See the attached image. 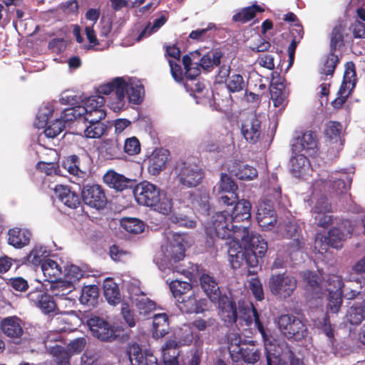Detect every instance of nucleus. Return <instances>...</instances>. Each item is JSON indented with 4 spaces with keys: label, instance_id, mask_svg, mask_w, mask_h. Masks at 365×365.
Masks as SVG:
<instances>
[{
    "label": "nucleus",
    "instance_id": "f3484780",
    "mask_svg": "<svg viewBox=\"0 0 365 365\" xmlns=\"http://www.w3.org/2000/svg\"><path fill=\"white\" fill-rule=\"evenodd\" d=\"M82 198L85 204L97 210L103 208L106 203L104 191L98 185L85 187L82 191Z\"/></svg>",
    "mask_w": 365,
    "mask_h": 365
},
{
    "label": "nucleus",
    "instance_id": "338daca9",
    "mask_svg": "<svg viewBox=\"0 0 365 365\" xmlns=\"http://www.w3.org/2000/svg\"><path fill=\"white\" fill-rule=\"evenodd\" d=\"M136 307L140 314H147L155 309V303L147 297L137 299Z\"/></svg>",
    "mask_w": 365,
    "mask_h": 365
},
{
    "label": "nucleus",
    "instance_id": "37998d69",
    "mask_svg": "<svg viewBox=\"0 0 365 365\" xmlns=\"http://www.w3.org/2000/svg\"><path fill=\"white\" fill-rule=\"evenodd\" d=\"M238 189L237 185L232 178L226 173H222L220 180L215 187L217 193H225L230 192H236Z\"/></svg>",
    "mask_w": 365,
    "mask_h": 365
},
{
    "label": "nucleus",
    "instance_id": "9b49d317",
    "mask_svg": "<svg viewBox=\"0 0 365 365\" xmlns=\"http://www.w3.org/2000/svg\"><path fill=\"white\" fill-rule=\"evenodd\" d=\"M105 98L101 96H91L80 106L83 109V119L85 121H101L106 117L104 110Z\"/></svg>",
    "mask_w": 365,
    "mask_h": 365
},
{
    "label": "nucleus",
    "instance_id": "f8f14e48",
    "mask_svg": "<svg viewBox=\"0 0 365 365\" xmlns=\"http://www.w3.org/2000/svg\"><path fill=\"white\" fill-rule=\"evenodd\" d=\"M327 290L329 292L327 309L332 313L339 310L342 303L344 282L341 277L332 275L329 277Z\"/></svg>",
    "mask_w": 365,
    "mask_h": 365
},
{
    "label": "nucleus",
    "instance_id": "423d86ee",
    "mask_svg": "<svg viewBox=\"0 0 365 365\" xmlns=\"http://www.w3.org/2000/svg\"><path fill=\"white\" fill-rule=\"evenodd\" d=\"M180 333H178L180 337L179 342L175 340H169L163 348V356L165 365H178V356L179 351L178 350V344H188L192 341L193 334L190 324H185L180 329Z\"/></svg>",
    "mask_w": 365,
    "mask_h": 365
},
{
    "label": "nucleus",
    "instance_id": "e2e57ef3",
    "mask_svg": "<svg viewBox=\"0 0 365 365\" xmlns=\"http://www.w3.org/2000/svg\"><path fill=\"white\" fill-rule=\"evenodd\" d=\"M45 253L46 250L43 247H35L27 256V261L34 265H38L45 257Z\"/></svg>",
    "mask_w": 365,
    "mask_h": 365
},
{
    "label": "nucleus",
    "instance_id": "774afa93",
    "mask_svg": "<svg viewBox=\"0 0 365 365\" xmlns=\"http://www.w3.org/2000/svg\"><path fill=\"white\" fill-rule=\"evenodd\" d=\"M65 128V125L58 119L49 125L44 130V134L46 137L53 138L60 134Z\"/></svg>",
    "mask_w": 365,
    "mask_h": 365
},
{
    "label": "nucleus",
    "instance_id": "13d9d810",
    "mask_svg": "<svg viewBox=\"0 0 365 365\" xmlns=\"http://www.w3.org/2000/svg\"><path fill=\"white\" fill-rule=\"evenodd\" d=\"M63 168L72 175L83 177L85 172L82 171L78 165V158L76 155L68 158L63 163Z\"/></svg>",
    "mask_w": 365,
    "mask_h": 365
},
{
    "label": "nucleus",
    "instance_id": "79ce46f5",
    "mask_svg": "<svg viewBox=\"0 0 365 365\" xmlns=\"http://www.w3.org/2000/svg\"><path fill=\"white\" fill-rule=\"evenodd\" d=\"M342 131V126L336 122H329L327 125L325 134L329 139L330 142H333L336 146L341 145V140L340 135Z\"/></svg>",
    "mask_w": 365,
    "mask_h": 365
},
{
    "label": "nucleus",
    "instance_id": "1a4fd4ad",
    "mask_svg": "<svg viewBox=\"0 0 365 365\" xmlns=\"http://www.w3.org/2000/svg\"><path fill=\"white\" fill-rule=\"evenodd\" d=\"M184 236L178 233L169 234L168 242L162 246L161 250L164 261L177 262L184 257L185 252Z\"/></svg>",
    "mask_w": 365,
    "mask_h": 365
},
{
    "label": "nucleus",
    "instance_id": "de8ad7c7",
    "mask_svg": "<svg viewBox=\"0 0 365 365\" xmlns=\"http://www.w3.org/2000/svg\"><path fill=\"white\" fill-rule=\"evenodd\" d=\"M120 225L126 232L132 234L140 233L144 229L143 222L136 218H123Z\"/></svg>",
    "mask_w": 365,
    "mask_h": 365
},
{
    "label": "nucleus",
    "instance_id": "aec40b11",
    "mask_svg": "<svg viewBox=\"0 0 365 365\" xmlns=\"http://www.w3.org/2000/svg\"><path fill=\"white\" fill-rule=\"evenodd\" d=\"M217 301L220 319L227 325L235 323L238 318V312L235 302L227 296H222Z\"/></svg>",
    "mask_w": 365,
    "mask_h": 365
},
{
    "label": "nucleus",
    "instance_id": "c03bdc74",
    "mask_svg": "<svg viewBox=\"0 0 365 365\" xmlns=\"http://www.w3.org/2000/svg\"><path fill=\"white\" fill-rule=\"evenodd\" d=\"M264 9L257 5H252L242 9L240 11L233 16L232 19L235 21L245 23L252 19L257 12H262Z\"/></svg>",
    "mask_w": 365,
    "mask_h": 365
},
{
    "label": "nucleus",
    "instance_id": "052dcab7",
    "mask_svg": "<svg viewBox=\"0 0 365 365\" xmlns=\"http://www.w3.org/2000/svg\"><path fill=\"white\" fill-rule=\"evenodd\" d=\"M303 279L316 294H318L321 291V287H319L321 277L319 274L310 271H306L303 273Z\"/></svg>",
    "mask_w": 365,
    "mask_h": 365
},
{
    "label": "nucleus",
    "instance_id": "f03ea898",
    "mask_svg": "<svg viewBox=\"0 0 365 365\" xmlns=\"http://www.w3.org/2000/svg\"><path fill=\"white\" fill-rule=\"evenodd\" d=\"M134 196L140 205L152 207L154 210L168 215L172 210V201L156 185L144 181L136 185Z\"/></svg>",
    "mask_w": 365,
    "mask_h": 365
},
{
    "label": "nucleus",
    "instance_id": "7c9ffc66",
    "mask_svg": "<svg viewBox=\"0 0 365 365\" xmlns=\"http://www.w3.org/2000/svg\"><path fill=\"white\" fill-rule=\"evenodd\" d=\"M201 288L212 302H217L221 296L218 283L213 277L208 274H203L200 278Z\"/></svg>",
    "mask_w": 365,
    "mask_h": 365
},
{
    "label": "nucleus",
    "instance_id": "bf43d9fd",
    "mask_svg": "<svg viewBox=\"0 0 365 365\" xmlns=\"http://www.w3.org/2000/svg\"><path fill=\"white\" fill-rule=\"evenodd\" d=\"M232 172L240 180H251L257 176L256 169L247 165H239L237 170Z\"/></svg>",
    "mask_w": 365,
    "mask_h": 365
},
{
    "label": "nucleus",
    "instance_id": "49530a36",
    "mask_svg": "<svg viewBox=\"0 0 365 365\" xmlns=\"http://www.w3.org/2000/svg\"><path fill=\"white\" fill-rule=\"evenodd\" d=\"M50 353L53 356L54 361L58 365H70L71 354L66 348L56 346L51 349Z\"/></svg>",
    "mask_w": 365,
    "mask_h": 365
},
{
    "label": "nucleus",
    "instance_id": "72a5a7b5",
    "mask_svg": "<svg viewBox=\"0 0 365 365\" xmlns=\"http://www.w3.org/2000/svg\"><path fill=\"white\" fill-rule=\"evenodd\" d=\"M198 51L190 53V56H185L182 58V63L185 69V76L190 81L195 80V78L200 73L197 61L200 58Z\"/></svg>",
    "mask_w": 365,
    "mask_h": 365
},
{
    "label": "nucleus",
    "instance_id": "2f4dec72",
    "mask_svg": "<svg viewBox=\"0 0 365 365\" xmlns=\"http://www.w3.org/2000/svg\"><path fill=\"white\" fill-rule=\"evenodd\" d=\"M54 192L56 197L68 207L74 209L80 205L78 195L67 186L56 185Z\"/></svg>",
    "mask_w": 365,
    "mask_h": 365
},
{
    "label": "nucleus",
    "instance_id": "8fccbe9b",
    "mask_svg": "<svg viewBox=\"0 0 365 365\" xmlns=\"http://www.w3.org/2000/svg\"><path fill=\"white\" fill-rule=\"evenodd\" d=\"M220 58L221 54L219 52H210L200 58L199 66L209 71L214 66H218L220 63Z\"/></svg>",
    "mask_w": 365,
    "mask_h": 365
},
{
    "label": "nucleus",
    "instance_id": "dca6fc26",
    "mask_svg": "<svg viewBox=\"0 0 365 365\" xmlns=\"http://www.w3.org/2000/svg\"><path fill=\"white\" fill-rule=\"evenodd\" d=\"M257 220L264 230H272L277 223V216L269 201L259 202L257 210Z\"/></svg>",
    "mask_w": 365,
    "mask_h": 365
},
{
    "label": "nucleus",
    "instance_id": "6ab92c4d",
    "mask_svg": "<svg viewBox=\"0 0 365 365\" xmlns=\"http://www.w3.org/2000/svg\"><path fill=\"white\" fill-rule=\"evenodd\" d=\"M312 212L318 226L327 227L331 223L332 217L330 215L331 212V205L325 197H322L317 200L312 208Z\"/></svg>",
    "mask_w": 365,
    "mask_h": 365
},
{
    "label": "nucleus",
    "instance_id": "0e129e2a",
    "mask_svg": "<svg viewBox=\"0 0 365 365\" xmlns=\"http://www.w3.org/2000/svg\"><path fill=\"white\" fill-rule=\"evenodd\" d=\"M123 148L128 155H133L140 153V144L136 137H131L125 140Z\"/></svg>",
    "mask_w": 365,
    "mask_h": 365
},
{
    "label": "nucleus",
    "instance_id": "2eb2a0df",
    "mask_svg": "<svg viewBox=\"0 0 365 365\" xmlns=\"http://www.w3.org/2000/svg\"><path fill=\"white\" fill-rule=\"evenodd\" d=\"M93 336L101 341H111L115 337L114 328L104 319L94 317L88 320Z\"/></svg>",
    "mask_w": 365,
    "mask_h": 365
},
{
    "label": "nucleus",
    "instance_id": "4468645a",
    "mask_svg": "<svg viewBox=\"0 0 365 365\" xmlns=\"http://www.w3.org/2000/svg\"><path fill=\"white\" fill-rule=\"evenodd\" d=\"M180 309L185 313L200 314L208 309V302L206 299L200 297L192 293L190 295H182L177 299Z\"/></svg>",
    "mask_w": 365,
    "mask_h": 365
},
{
    "label": "nucleus",
    "instance_id": "7ed1b4c3",
    "mask_svg": "<svg viewBox=\"0 0 365 365\" xmlns=\"http://www.w3.org/2000/svg\"><path fill=\"white\" fill-rule=\"evenodd\" d=\"M267 365H305L284 342L265 340Z\"/></svg>",
    "mask_w": 365,
    "mask_h": 365
},
{
    "label": "nucleus",
    "instance_id": "9d476101",
    "mask_svg": "<svg viewBox=\"0 0 365 365\" xmlns=\"http://www.w3.org/2000/svg\"><path fill=\"white\" fill-rule=\"evenodd\" d=\"M125 88V78L117 77L111 82L101 85L98 88V93L104 95H109L115 91V99L110 104V108L115 112H119L125 107V95L123 88Z\"/></svg>",
    "mask_w": 365,
    "mask_h": 365
},
{
    "label": "nucleus",
    "instance_id": "c85d7f7f",
    "mask_svg": "<svg viewBox=\"0 0 365 365\" xmlns=\"http://www.w3.org/2000/svg\"><path fill=\"white\" fill-rule=\"evenodd\" d=\"M23 322L17 317H9L1 322V328L4 334L13 339L19 338L24 333Z\"/></svg>",
    "mask_w": 365,
    "mask_h": 365
},
{
    "label": "nucleus",
    "instance_id": "5701e85b",
    "mask_svg": "<svg viewBox=\"0 0 365 365\" xmlns=\"http://www.w3.org/2000/svg\"><path fill=\"white\" fill-rule=\"evenodd\" d=\"M289 170L292 175L297 178H304L312 171L307 157L301 153L293 154L290 159Z\"/></svg>",
    "mask_w": 365,
    "mask_h": 365
},
{
    "label": "nucleus",
    "instance_id": "a211bd4d",
    "mask_svg": "<svg viewBox=\"0 0 365 365\" xmlns=\"http://www.w3.org/2000/svg\"><path fill=\"white\" fill-rule=\"evenodd\" d=\"M351 180V173L343 170L334 171L329 177L328 186L336 195L345 194L350 188Z\"/></svg>",
    "mask_w": 365,
    "mask_h": 365
},
{
    "label": "nucleus",
    "instance_id": "ea45409f",
    "mask_svg": "<svg viewBox=\"0 0 365 365\" xmlns=\"http://www.w3.org/2000/svg\"><path fill=\"white\" fill-rule=\"evenodd\" d=\"M277 232L283 237L294 238V244L297 248L300 247V241L298 239L299 227L294 222H289L288 224H280L277 227Z\"/></svg>",
    "mask_w": 365,
    "mask_h": 365
},
{
    "label": "nucleus",
    "instance_id": "4d7b16f0",
    "mask_svg": "<svg viewBox=\"0 0 365 365\" xmlns=\"http://www.w3.org/2000/svg\"><path fill=\"white\" fill-rule=\"evenodd\" d=\"M227 88L230 92H239L246 87L243 77L240 74L232 75L227 81Z\"/></svg>",
    "mask_w": 365,
    "mask_h": 365
},
{
    "label": "nucleus",
    "instance_id": "4c0bfd02",
    "mask_svg": "<svg viewBox=\"0 0 365 365\" xmlns=\"http://www.w3.org/2000/svg\"><path fill=\"white\" fill-rule=\"evenodd\" d=\"M46 289L54 296L61 298L69 294L74 289V286L71 282L60 279L49 283V287Z\"/></svg>",
    "mask_w": 365,
    "mask_h": 365
},
{
    "label": "nucleus",
    "instance_id": "a18cd8bd",
    "mask_svg": "<svg viewBox=\"0 0 365 365\" xmlns=\"http://www.w3.org/2000/svg\"><path fill=\"white\" fill-rule=\"evenodd\" d=\"M53 111L54 104L53 103H48L41 107L37 114V121L35 123V125L38 128H44L47 125L49 118L52 115Z\"/></svg>",
    "mask_w": 365,
    "mask_h": 365
},
{
    "label": "nucleus",
    "instance_id": "ddd939ff",
    "mask_svg": "<svg viewBox=\"0 0 365 365\" xmlns=\"http://www.w3.org/2000/svg\"><path fill=\"white\" fill-rule=\"evenodd\" d=\"M356 83L355 66L353 62H347L345 65L344 81L339 91V96L332 102L335 108L340 107L349 95Z\"/></svg>",
    "mask_w": 365,
    "mask_h": 365
},
{
    "label": "nucleus",
    "instance_id": "20e7f679",
    "mask_svg": "<svg viewBox=\"0 0 365 365\" xmlns=\"http://www.w3.org/2000/svg\"><path fill=\"white\" fill-rule=\"evenodd\" d=\"M174 173L178 182L186 187L197 186L204 177L201 168L190 160L177 163Z\"/></svg>",
    "mask_w": 365,
    "mask_h": 365
},
{
    "label": "nucleus",
    "instance_id": "393cba45",
    "mask_svg": "<svg viewBox=\"0 0 365 365\" xmlns=\"http://www.w3.org/2000/svg\"><path fill=\"white\" fill-rule=\"evenodd\" d=\"M125 88H123L125 99L134 104L140 103L144 96V88L140 81L125 78Z\"/></svg>",
    "mask_w": 365,
    "mask_h": 365
},
{
    "label": "nucleus",
    "instance_id": "603ef678",
    "mask_svg": "<svg viewBox=\"0 0 365 365\" xmlns=\"http://www.w3.org/2000/svg\"><path fill=\"white\" fill-rule=\"evenodd\" d=\"M83 109L80 106L66 108L61 113V118L58 119L64 125L66 122L74 120L77 118H83Z\"/></svg>",
    "mask_w": 365,
    "mask_h": 365
},
{
    "label": "nucleus",
    "instance_id": "cd10ccee",
    "mask_svg": "<svg viewBox=\"0 0 365 365\" xmlns=\"http://www.w3.org/2000/svg\"><path fill=\"white\" fill-rule=\"evenodd\" d=\"M242 133L247 141L256 143L261 134V122L255 115H250L242 124Z\"/></svg>",
    "mask_w": 365,
    "mask_h": 365
},
{
    "label": "nucleus",
    "instance_id": "a19ab883",
    "mask_svg": "<svg viewBox=\"0 0 365 365\" xmlns=\"http://www.w3.org/2000/svg\"><path fill=\"white\" fill-rule=\"evenodd\" d=\"M104 295L108 302L115 304L120 301V294L118 285L112 279L107 278L103 282Z\"/></svg>",
    "mask_w": 365,
    "mask_h": 365
},
{
    "label": "nucleus",
    "instance_id": "e433bc0d",
    "mask_svg": "<svg viewBox=\"0 0 365 365\" xmlns=\"http://www.w3.org/2000/svg\"><path fill=\"white\" fill-rule=\"evenodd\" d=\"M41 270L43 272L45 280L49 283L57 280V278L62 273V268L56 261L51 259L45 260L41 264Z\"/></svg>",
    "mask_w": 365,
    "mask_h": 365
},
{
    "label": "nucleus",
    "instance_id": "473e14b6",
    "mask_svg": "<svg viewBox=\"0 0 365 365\" xmlns=\"http://www.w3.org/2000/svg\"><path fill=\"white\" fill-rule=\"evenodd\" d=\"M252 205L249 200H241L235 205L232 213L230 214L232 220L239 225L242 222L248 223V220L251 217Z\"/></svg>",
    "mask_w": 365,
    "mask_h": 365
},
{
    "label": "nucleus",
    "instance_id": "f704fd0d",
    "mask_svg": "<svg viewBox=\"0 0 365 365\" xmlns=\"http://www.w3.org/2000/svg\"><path fill=\"white\" fill-rule=\"evenodd\" d=\"M270 94L275 107L283 108L285 106L289 91L283 83H273L271 85Z\"/></svg>",
    "mask_w": 365,
    "mask_h": 365
},
{
    "label": "nucleus",
    "instance_id": "6e6552de",
    "mask_svg": "<svg viewBox=\"0 0 365 365\" xmlns=\"http://www.w3.org/2000/svg\"><path fill=\"white\" fill-rule=\"evenodd\" d=\"M278 325L281 332L287 338L299 340L304 338L307 333V328L302 321L292 314L280 316Z\"/></svg>",
    "mask_w": 365,
    "mask_h": 365
},
{
    "label": "nucleus",
    "instance_id": "412c9836",
    "mask_svg": "<svg viewBox=\"0 0 365 365\" xmlns=\"http://www.w3.org/2000/svg\"><path fill=\"white\" fill-rule=\"evenodd\" d=\"M317 148L316 135L312 131H307L301 137L295 138L292 143V154L310 155Z\"/></svg>",
    "mask_w": 365,
    "mask_h": 365
},
{
    "label": "nucleus",
    "instance_id": "09e8293b",
    "mask_svg": "<svg viewBox=\"0 0 365 365\" xmlns=\"http://www.w3.org/2000/svg\"><path fill=\"white\" fill-rule=\"evenodd\" d=\"M89 125L84 130V135L86 138H100L105 132L106 125L101 121H87Z\"/></svg>",
    "mask_w": 365,
    "mask_h": 365
},
{
    "label": "nucleus",
    "instance_id": "bb28decb",
    "mask_svg": "<svg viewBox=\"0 0 365 365\" xmlns=\"http://www.w3.org/2000/svg\"><path fill=\"white\" fill-rule=\"evenodd\" d=\"M169 153L167 150L158 149L154 150L148 159V171L153 175H158L165 168Z\"/></svg>",
    "mask_w": 365,
    "mask_h": 365
},
{
    "label": "nucleus",
    "instance_id": "3c124183",
    "mask_svg": "<svg viewBox=\"0 0 365 365\" xmlns=\"http://www.w3.org/2000/svg\"><path fill=\"white\" fill-rule=\"evenodd\" d=\"M365 309L361 304H356L350 307L348 311L347 317L352 324H360L365 319Z\"/></svg>",
    "mask_w": 365,
    "mask_h": 365
},
{
    "label": "nucleus",
    "instance_id": "b1692460",
    "mask_svg": "<svg viewBox=\"0 0 365 365\" xmlns=\"http://www.w3.org/2000/svg\"><path fill=\"white\" fill-rule=\"evenodd\" d=\"M238 317L240 320L244 321L247 326H250L254 323L255 326L264 338L263 326L259 321L257 310L252 303H247L240 307Z\"/></svg>",
    "mask_w": 365,
    "mask_h": 365
},
{
    "label": "nucleus",
    "instance_id": "f257e3e1",
    "mask_svg": "<svg viewBox=\"0 0 365 365\" xmlns=\"http://www.w3.org/2000/svg\"><path fill=\"white\" fill-rule=\"evenodd\" d=\"M206 232L212 237L216 235L227 240L230 263L233 269L240 268L244 263L255 267L258 257H263L267 250V244L259 235H255L242 225H236L227 211L212 215L206 225Z\"/></svg>",
    "mask_w": 365,
    "mask_h": 365
},
{
    "label": "nucleus",
    "instance_id": "864d4df0",
    "mask_svg": "<svg viewBox=\"0 0 365 365\" xmlns=\"http://www.w3.org/2000/svg\"><path fill=\"white\" fill-rule=\"evenodd\" d=\"M345 26L341 24L336 25L331 34V49H336L341 46L344 43V31Z\"/></svg>",
    "mask_w": 365,
    "mask_h": 365
},
{
    "label": "nucleus",
    "instance_id": "c9c22d12",
    "mask_svg": "<svg viewBox=\"0 0 365 365\" xmlns=\"http://www.w3.org/2000/svg\"><path fill=\"white\" fill-rule=\"evenodd\" d=\"M103 181L110 187L117 191L125 190L129 183V180L127 178L113 170H109L104 175Z\"/></svg>",
    "mask_w": 365,
    "mask_h": 365
},
{
    "label": "nucleus",
    "instance_id": "680f3d73",
    "mask_svg": "<svg viewBox=\"0 0 365 365\" xmlns=\"http://www.w3.org/2000/svg\"><path fill=\"white\" fill-rule=\"evenodd\" d=\"M128 355L132 365H140L143 362V354L137 344H131L128 346Z\"/></svg>",
    "mask_w": 365,
    "mask_h": 365
},
{
    "label": "nucleus",
    "instance_id": "69168bd1",
    "mask_svg": "<svg viewBox=\"0 0 365 365\" xmlns=\"http://www.w3.org/2000/svg\"><path fill=\"white\" fill-rule=\"evenodd\" d=\"M217 324V321L214 318H208L207 319H204L202 318L198 317L195 320H194L190 325L198 331H203L207 330L208 328L215 327Z\"/></svg>",
    "mask_w": 365,
    "mask_h": 365
},
{
    "label": "nucleus",
    "instance_id": "4be33fe9",
    "mask_svg": "<svg viewBox=\"0 0 365 365\" xmlns=\"http://www.w3.org/2000/svg\"><path fill=\"white\" fill-rule=\"evenodd\" d=\"M230 352L238 354L242 359L247 364H255L257 362L261 356L260 350L255 346L253 341H250L247 344H242L240 346L231 345Z\"/></svg>",
    "mask_w": 365,
    "mask_h": 365
},
{
    "label": "nucleus",
    "instance_id": "a878e982",
    "mask_svg": "<svg viewBox=\"0 0 365 365\" xmlns=\"http://www.w3.org/2000/svg\"><path fill=\"white\" fill-rule=\"evenodd\" d=\"M29 299L44 313H50L55 310L56 304L51 296L40 290L29 292Z\"/></svg>",
    "mask_w": 365,
    "mask_h": 365
},
{
    "label": "nucleus",
    "instance_id": "39448f33",
    "mask_svg": "<svg viewBox=\"0 0 365 365\" xmlns=\"http://www.w3.org/2000/svg\"><path fill=\"white\" fill-rule=\"evenodd\" d=\"M297 284L296 278L287 272L272 274L269 279V288L271 293L282 299L292 295L297 288Z\"/></svg>",
    "mask_w": 365,
    "mask_h": 365
},
{
    "label": "nucleus",
    "instance_id": "5fc2aeb1",
    "mask_svg": "<svg viewBox=\"0 0 365 365\" xmlns=\"http://www.w3.org/2000/svg\"><path fill=\"white\" fill-rule=\"evenodd\" d=\"M169 282L170 289L175 297L180 298L182 295H185V291L189 290L191 287L187 282L180 281L179 279H167Z\"/></svg>",
    "mask_w": 365,
    "mask_h": 365
},
{
    "label": "nucleus",
    "instance_id": "0eeeda50",
    "mask_svg": "<svg viewBox=\"0 0 365 365\" xmlns=\"http://www.w3.org/2000/svg\"><path fill=\"white\" fill-rule=\"evenodd\" d=\"M354 232V230L351 231L348 230L345 232L339 228H333L328 232L326 236L317 234L315 238L314 247L322 254L326 252L329 247L336 249L341 248L342 242Z\"/></svg>",
    "mask_w": 365,
    "mask_h": 365
},
{
    "label": "nucleus",
    "instance_id": "6e6d98bb",
    "mask_svg": "<svg viewBox=\"0 0 365 365\" xmlns=\"http://www.w3.org/2000/svg\"><path fill=\"white\" fill-rule=\"evenodd\" d=\"M98 295V289L96 286H86L82 289L80 301L84 304H93Z\"/></svg>",
    "mask_w": 365,
    "mask_h": 365
},
{
    "label": "nucleus",
    "instance_id": "58836bf2",
    "mask_svg": "<svg viewBox=\"0 0 365 365\" xmlns=\"http://www.w3.org/2000/svg\"><path fill=\"white\" fill-rule=\"evenodd\" d=\"M153 336L156 338L164 336L168 331V317L165 313L155 314L153 322Z\"/></svg>",
    "mask_w": 365,
    "mask_h": 365
},
{
    "label": "nucleus",
    "instance_id": "c756f323",
    "mask_svg": "<svg viewBox=\"0 0 365 365\" xmlns=\"http://www.w3.org/2000/svg\"><path fill=\"white\" fill-rule=\"evenodd\" d=\"M31 237V233L26 229L14 227L8 231V243L15 248L26 246Z\"/></svg>",
    "mask_w": 365,
    "mask_h": 365
}]
</instances>
